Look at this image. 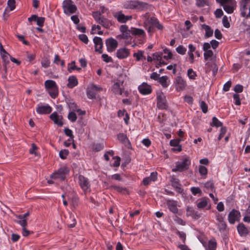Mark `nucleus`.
Listing matches in <instances>:
<instances>
[{
  "mask_svg": "<svg viewBox=\"0 0 250 250\" xmlns=\"http://www.w3.org/2000/svg\"><path fill=\"white\" fill-rule=\"evenodd\" d=\"M191 164V160L187 156H183L175 163V167L172 168L173 172H182L188 170Z\"/></svg>",
  "mask_w": 250,
  "mask_h": 250,
  "instance_id": "f257e3e1",
  "label": "nucleus"
},
{
  "mask_svg": "<svg viewBox=\"0 0 250 250\" xmlns=\"http://www.w3.org/2000/svg\"><path fill=\"white\" fill-rule=\"evenodd\" d=\"M149 5L146 3L138 0L126 1L124 3V7L126 9L144 10L148 9Z\"/></svg>",
  "mask_w": 250,
  "mask_h": 250,
  "instance_id": "f03ea898",
  "label": "nucleus"
},
{
  "mask_svg": "<svg viewBox=\"0 0 250 250\" xmlns=\"http://www.w3.org/2000/svg\"><path fill=\"white\" fill-rule=\"evenodd\" d=\"M217 2L223 6L224 10L228 14H232L236 8V1L235 0H216Z\"/></svg>",
  "mask_w": 250,
  "mask_h": 250,
  "instance_id": "7ed1b4c3",
  "label": "nucleus"
},
{
  "mask_svg": "<svg viewBox=\"0 0 250 250\" xmlns=\"http://www.w3.org/2000/svg\"><path fill=\"white\" fill-rule=\"evenodd\" d=\"M44 86L51 98L55 99L58 95V88L55 81L47 80L44 83Z\"/></svg>",
  "mask_w": 250,
  "mask_h": 250,
  "instance_id": "20e7f679",
  "label": "nucleus"
},
{
  "mask_svg": "<svg viewBox=\"0 0 250 250\" xmlns=\"http://www.w3.org/2000/svg\"><path fill=\"white\" fill-rule=\"evenodd\" d=\"M69 171L68 168L66 167L63 166L52 173L50 175V178L54 180L63 181L65 179L66 175L68 174Z\"/></svg>",
  "mask_w": 250,
  "mask_h": 250,
  "instance_id": "39448f33",
  "label": "nucleus"
},
{
  "mask_svg": "<svg viewBox=\"0 0 250 250\" xmlns=\"http://www.w3.org/2000/svg\"><path fill=\"white\" fill-rule=\"evenodd\" d=\"M62 8L64 13L68 15L75 13L77 10V6L71 0H64L62 3Z\"/></svg>",
  "mask_w": 250,
  "mask_h": 250,
  "instance_id": "423d86ee",
  "label": "nucleus"
},
{
  "mask_svg": "<svg viewBox=\"0 0 250 250\" xmlns=\"http://www.w3.org/2000/svg\"><path fill=\"white\" fill-rule=\"evenodd\" d=\"M92 16L96 22L100 24L104 27L108 28L111 25L109 20L102 16L99 12H94Z\"/></svg>",
  "mask_w": 250,
  "mask_h": 250,
  "instance_id": "0eeeda50",
  "label": "nucleus"
},
{
  "mask_svg": "<svg viewBox=\"0 0 250 250\" xmlns=\"http://www.w3.org/2000/svg\"><path fill=\"white\" fill-rule=\"evenodd\" d=\"M157 106L159 109H165L167 107V103L165 94L161 91L156 92Z\"/></svg>",
  "mask_w": 250,
  "mask_h": 250,
  "instance_id": "6e6552de",
  "label": "nucleus"
},
{
  "mask_svg": "<svg viewBox=\"0 0 250 250\" xmlns=\"http://www.w3.org/2000/svg\"><path fill=\"white\" fill-rule=\"evenodd\" d=\"M250 0H241L240 1V11L241 15L243 17L250 18V5L248 12L247 5L250 2Z\"/></svg>",
  "mask_w": 250,
  "mask_h": 250,
  "instance_id": "1a4fd4ad",
  "label": "nucleus"
},
{
  "mask_svg": "<svg viewBox=\"0 0 250 250\" xmlns=\"http://www.w3.org/2000/svg\"><path fill=\"white\" fill-rule=\"evenodd\" d=\"M120 31L121 34L117 36L118 39H128L131 34V29H129L125 25H122L120 27Z\"/></svg>",
  "mask_w": 250,
  "mask_h": 250,
  "instance_id": "9d476101",
  "label": "nucleus"
},
{
  "mask_svg": "<svg viewBox=\"0 0 250 250\" xmlns=\"http://www.w3.org/2000/svg\"><path fill=\"white\" fill-rule=\"evenodd\" d=\"M79 185L85 193L90 192V185L87 178L82 176H79Z\"/></svg>",
  "mask_w": 250,
  "mask_h": 250,
  "instance_id": "9b49d317",
  "label": "nucleus"
},
{
  "mask_svg": "<svg viewBox=\"0 0 250 250\" xmlns=\"http://www.w3.org/2000/svg\"><path fill=\"white\" fill-rule=\"evenodd\" d=\"M138 89L139 92L143 95H149L152 91L151 86L145 82L139 85Z\"/></svg>",
  "mask_w": 250,
  "mask_h": 250,
  "instance_id": "f8f14e48",
  "label": "nucleus"
},
{
  "mask_svg": "<svg viewBox=\"0 0 250 250\" xmlns=\"http://www.w3.org/2000/svg\"><path fill=\"white\" fill-rule=\"evenodd\" d=\"M124 90L123 81L118 80L112 86V91L115 94L122 95Z\"/></svg>",
  "mask_w": 250,
  "mask_h": 250,
  "instance_id": "ddd939ff",
  "label": "nucleus"
},
{
  "mask_svg": "<svg viewBox=\"0 0 250 250\" xmlns=\"http://www.w3.org/2000/svg\"><path fill=\"white\" fill-rule=\"evenodd\" d=\"M102 88L98 87L93 84H90L87 89V95L89 99H93L95 98L96 92L100 91Z\"/></svg>",
  "mask_w": 250,
  "mask_h": 250,
  "instance_id": "4468645a",
  "label": "nucleus"
},
{
  "mask_svg": "<svg viewBox=\"0 0 250 250\" xmlns=\"http://www.w3.org/2000/svg\"><path fill=\"white\" fill-rule=\"evenodd\" d=\"M175 86L177 90L182 91L187 86V82L181 76H177L175 79Z\"/></svg>",
  "mask_w": 250,
  "mask_h": 250,
  "instance_id": "2eb2a0df",
  "label": "nucleus"
},
{
  "mask_svg": "<svg viewBox=\"0 0 250 250\" xmlns=\"http://www.w3.org/2000/svg\"><path fill=\"white\" fill-rule=\"evenodd\" d=\"M107 50L108 52L114 51L118 46V42L113 38H109L106 40L105 42Z\"/></svg>",
  "mask_w": 250,
  "mask_h": 250,
  "instance_id": "dca6fc26",
  "label": "nucleus"
},
{
  "mask_svg": "<svg viewBox=\"0 0 250 250\" xmlns=\"http://www.w3.org/2000/svg\"><path fill=\"white\" fill-rule=\"evenodd\" d=\"M240 217V212L235 209H232L229 214L228 220L229 223L233 224L238 221Z\"/></svg>",
  "mask_w": 250,
  "mask_h": 250,
  "instance_id": "f3484780",
  "label": "nucleus"
},
{
  "mask_svg": "<svg viewBox=\"0 0 250 250\" xmlns=\"http://www.w3.org/2000/svg\"><path fill=\"white\" fill-rule=\"evenodd\" d=\"M114 16L119 22L121 23H125L132 18V16H125L121 11L115 13Z\"/></svg>",
  "mask_w": 250,
  "mask_h": 250,
  "instance_id": "a211bd4d",
  "label": "nucleus"
},
{
  "mask_svg": "<svg viewBox=\"0 0 250 250\" xmlns=\"http://www.w3.org/2000/svg\"><path fill=\"white\" fill-rule=\"evenodd\" d=\"M50 119L54 122V124L57 125L59 126L63 125L62 121V116L59 115L56 112L52 113L50 116Z\"/></svg>",
  "mask_w": 250,
  "mask_h": 250,
  "instance_id": "6ab92c4d",
  "label": "nucleus"
},
{
  "mask_svg": "<svg viewBox=\"0 0 250 250\" xmlns=\"http://www.w3.org/2000/svg\"><path fill=\"white\" fill-rule=\"evenodd\" d=\"M209 199L206 197H203L198 200V202L197 204V207L199 209H202L208 207L209 209L210 208V205H208Z\"/></svg>",
  "mask_w": 250,
  "mask_h": 250,
  "instance_id": "aec40b11",
  "label": "nucleus"
},
{
  "mask_svg": "<svg viewBox=\"0 0 250 250\" xmlns=\"http://www.w3.org/2000/svg\"><path fill=\"white\" fill-rule=\"evenodd\" d=\"M167 205L170 211L173 213H177L178 212V209L177 207L179 206L178 205L177 201L172 200H167Z\"/></svg>",
  "mask_w": 250,
  "mask_h": 250,
  "instance_id": "412c9836",
  "label": "nucleus"
},
{
  "mask_svg": "<svg viewBox=\"0 0 250 250\" xmlns=\"http://www.w3.org/2000/svg\"><path fill=\"white\" fill-rule=\"evenodd\" d=\"M130 54L129 50L126 48H121L117 50L116 56L120 59L127 58Z\"/></svg>",
  "mask_w": 250,
  "mask_h": 250,
  "instance_id": "4be33fe9",
  "label": "nucleus"
},
{
  "mask_svg": "<svg viewBox=\"0 0 250 250\" xmlns=\"http://www.w3.org/2000/svg\"><path fill=\"white\" fill-rule=\"evenodd\" d=\"M146 25L156 27L159 30H161L163 28V25L160 24L157 19L154 17L150 18V19L147 20Z\"/></svg>",
  "mask_w": 250,
  "mask_h": 250,
  "instance_id": "5701e85b",
  "label": "nucleus"
},
{
  "mask_svg": "<svg viewBox=\"0 0 250 250\" xmlns=\"http://www.w3.org/2000/svg\"><path fill=\"white\" fill-rule=\"evenodd\" d=\"M93 42L95 45V50L100 53L102 52V49L103 46L102 40L100 37H95L93 39Z\"/></svg>",
  "mask_w": 250,
  "mask_h": 250,
  "instance_id": "b1692460",
  "label": "nucleus"
},
{
  "mask_svg": "<svg viewBox=\"0 0 250 250\" xmlns=\"http://www.w3.org/2000/svg\"><path fill=\"white\" fill-rule=\"evenodd\" d=\"M36 111L40 114H46L52 111V108L49 105L39 106Z\"/></svg>",
  "mask_w": 250,
  "mask_h": 250,
  "instance_id": "393cba45",
  "label": "nucleus"
},
{
  "mask_svg": "<svg viewBox=\"0 0 250 250\" xmlns=\"http://www.w3.org/2000/svg\"><path fill=\"white\" fill-rule=\"evenodd\" d=\"M203 245L206 250H216V249L217 243L214 238L211 239L207 245L205 243H203Z\"/></svg>",
  "mask_w": 250,
  "mask_h": 250,
  "instance_id": "a878e982",
  "label": "nucleus"
},
{
  "mask_svg": "<svg viewBox=\"0 0 250 250\" xmlns=\"http://www.w3.org/2000/svg\"><path fill=\"white\" fill-rule=\"evenodd\" d=\"M117 138L119 141L124 144L125 146L128 147L130 145V143L125 134L124 133H119L117 135Z\"/></svg>",
  "mask_w": 250,
  "mask_h": 250,
  "instance_id": "bb28decb",
  "label": "nucleus"
},
{
  "mask_svg": "<svg viewBox=\"0 0 250 250\" xmlns=\"http://www.w3.org/2000/svg\"><path fill=\"white\" fill-rule=\"evenodd\" d=\"M172 186L175 188L176 191L179 193H181L183 191L181 187L179 180L175 178L172 177L171 180Z\"/></svg>",
  "mask_w": 250,
  "mask_h": 250,
  "instance_id": "cd10ccee",
  "label": "nucleus"
},
{
  "mask_svg": "<svg viewBox=\"0 0 250 250\" xmlns=\"http://www.w3.org/2000/svg\"><path fill=\"white\" fill-rule=\"evenodd\" d=\"M68 83L67 86L70 88H72L76 86L78 84V80L77 77L74 76H71L68 78Z\"/></svg>",
  "mask_w": 250,
  "mask_h": 250,
  "instance_id": "c85d7f7f",
  "label": "nucleus"
},
{
  "mask_svg": "<svg viewBox=\"0 0 250 250\" xmlns=\"http://www.w3.org/2000/svg\"><path fill=\"white\" fill-rule=\"evenodd\" d=\"M237 230L241 236L245 235L249 233L247 228L242 224H239L237 226Z\"/></svg>",
  "mask_w": 250,
  "mask_h": 250,
  "instance_id": "c756f323",
  "label": "nucleus"
},
{
  "mask_svg": "<svg viewBox=\"0 0 250 250\" xmlns=\"http://www.w3.org/2000/svg\"><path fill=\"white\" fill-rule=\"evenodd\" d=\"M201 26L202 28L204 29L206 32L205 36L206 37L208 38L213 35V30L210 28V27L205 24H203Z\"/></svg>",
  "mask_w": 250,
  "mask_h": 250,
  "instance_id": "7c9ffc66",
  "label": "nucleus"
},
{
  "mask_svg": "<svg viewBox=\"0 0 250 250\" xmlns=\"http://www.w3.org/2000/svg\"><path fill=\"white\" fill-rule=\"evenodd\" d=\"M159 82L164 87H167L169 84V81L167 76H163L159 78Z\"/></svg>",
  "mask_w": 250,
  "mask_h": 250,
  "instance_id": "2f4dec72",
  "label": "nucleus"
},
{
  "mask_svg": "<svg viewBox=\"0 0 250 250\" xmlns=\"http://www.w3.org/2000/svg\"><path fill=\"white\" fill-rule=\"evenodd\" d=\"M131 32L132 35H134L135 36H143L145 35L144 31L139 28H131Z\"/></svg>",
  "mask_w": 250,
  "mask_h": 250,
  "instance_id": "473e14b6",
  "label": "nucleus"
},
{
  "mask_svg": "<svg viewBox=\"0 0 250 250\" xmlns=\"http://www.w3.org/2000/svg\"><path fill=\"white\" fill-rule=\"evenodd\" d=\"M90 32L91 34H98L99 35H102L103 33V32L101 30V26L95 24L92 26Z\"/></svg>",
  "mask_w": 250,
  "mask_h": 250,
  "instance_id": "72a5a7b5",
  "label": "nucleus"
},
{
  "mask_svg": "<svg viewBox=\"0 0 250 250\" xmlns=\"http://www.w3.org/2000/svg\"><path fill=\"white\" fill-rule=\"evenodd\" d=\"M144 52L143 51L139 50L137 52L134 53L133 56L136 58L137 61H140L143 59L145 60L146 57L144 56Z\"/></svg>",
  "mask_w": 250,
  "mask_h": 250,
  "instance_id": "f704fd0d",
  "label": "nucleus"
},
{
  "mask_svg": "<svg viewBox=\"0 0 250 250\" xmlns=\"http://www.w3.org/2000/svg\"><path fill=\"white\" fill-rule=\"evenodd\" d=\"M187 75L190 80H195L197 74L192 68H189L187 71Z\"/></svg>",
  "mask_w": 250,
  "mask_h": 250,
  "instance_id": "c9c22d12",
  "label": "nucleus"
},
{
  "mask_svg": "<svg viewBox=\"0 0 250 250\" xmlns=\"http://www.w3.org/2000/svg\"><path fill=\"white\" fill-rule=\"evenodd\" d=\"M213 56V52L211 50H208L204 51V59L207 60L208 59H211V58Z\"/></svg>",
  "mask_w": 250,
  "mask_h": 250,
  "instance_id": "e433bc0d",
  "label": "nucleus"
},
{
  "mask_svg": "<svg viewBox=\"0 0 250 250\" xmlns=\"http://www.w3.org/2000/svg\"><path fill=\"white\" fill-rule=\"evenodd\" d=\"M64 132L66 136L70 137V138L68 140V142H71V141H73L74 136L72 134V131L70 129L67 128H65L64 129Z\"/></svg>",
  "mask_w": 250,
  "mask_h": 250,
  "instance_id": "4c0bfd02",
  "label": "nucleus"
},
{
  "mask_svg": "<svg viewBox=\"0 0 250 250\" xmlns=\"http://www.w3.org/2000/svg\"><path fill=\"white\" fill-rule=\"evenodd\" d=\"M164 53L165 55L163 56V58L165 59L168 60L172 58V54L169 50L166 48L164 50Z\"/></svg>",
  "mask_w": 250,
  "mask_h": 250,
  "instance_id": "58836bf2",
  "label": "nucleus"
},
{
  "mask_svg": "<svg viewBox=\"0 0 250 250\" xmlns=\"http://www.w3.org/2000/svg\"><path fill=\"white\" fill-rule=\"evenodd\" d=\"M190 191L192 194L194 195H196L199 194L200 195L202 194V191L201 189L198 187H193L190 188Z\"/></svg>",
  "mask_w": 250,
  "mask_h": 250,
  "instance_id": "ea45409f",
  "label": "nucleus"
},
{
  "mask_svg": "<svg viewBox=\"0 0 250 250\" xmlns=\"http://www.w3.org/2000/svg\"><path fill=\"white\" fill-rule=\"evenodd\" d=\"M212 124L211 125L215 126L217 127L221 126L222 125V123L220 122L217 118L215 117H213L212 119Z\"/></svg>",
  "mask_w": 250,
  "mask_h": 250,
  "instance_id": "a19ab883",
  "label": "nucleus"
},
{
  "mask_svg": "<svg viewBox=\"0 0 250 250\" xmlns=\"http://www.w3.org/2000/svg\"><path fill=\"white\" fill-rule=\"evenodd\" d=\"M177 52L181 55H184L187 51V48L183 45H179L176 48Z\"/></svg>",
  "mask_w": 250,
  "mask_h": 250,
  "instance_id": "79ce46f5",
  "label": "nucleus"
},
{
  "mask_svg": "<svg viewBox=\"0 0 250 250\" xmlns=\"http://www.w3.org/2000/svg\"><path fill=\"white\" fill-rule=\"evenodd\" d=\"M8 7L7 8H9L10 11L13 10L15 8V0H8L7 2ZM7 9L5 10V11Z\"/></svg>",
  "mask_w": 250,
  "mask_h": 250,
  "instance_id": "37998d69",
  "label": "nucleus"
},
{
  "mask_svg": "<svg viewBox=\"0 0 250 250\" xmlns=\"http://www.w3.org/2000/svg\"><path fill=\"white\" fill-rule=\"evenodd\" d=\"M204 186L208 190H213L214 188L213 183L212 181H209L205 183Z\"/></svg>",
  "mask_w": 250,
  "mask_h": 250,
  "instance_id": "c03bdc74",
  "label": "nucleus"
},
{
  "mask_svg": "<svg viewBox=\"0 0 250 250\" xmlns=\"http://www.w3.org/2000/svg\"><path fill=\"white\" fill-rule=\"evenodd\" d=\"M68 153V150L67 149L62 150L60 151L59 156L62 159H65L66 158Z\"/></svg>",
  "mask_w": 250,
  "mask_h": 250,
  "instance_id": "a18cd8bd",
  "label": "nucleus"
},
{
  "mask_svg": "<svg viewBox=\"0 0 250 250\" xmlns=\"http://www.w3.org/2000/svg\"><path fill=\"white\" fill-rule=\"evenodd\" d=\"M77 69V66L75 65V62L73 61L68 65V71L71 72L72 71Z\"/></svg>",
  "mask_w": 250,
  "mask_h": 250,
  "instance_id": "49530a36",
  "label": "nucleus"
},
{
  "mask_svg": "<svg viewBox=\"0 0 250 250\" xmlns=\"http://www.w3.org/2000/svg\"><path fill=\"white\" fill-rule=\"evenodd\" d=\"M68 118L69 120L73 122L76 121L77 115L74 111H71L69 113Z\"/></svg>",
  "mask_w": 250,
  "mask_h": 250,
  "instance_id": "de8ad7c7",
  "label": "nucleus"
},
{
  "mask_svg": "<svg viewBox=\"0 0 250 250\" xmlns=\"http://www.w3.org/2000/svg\"><path fill=\"white\" fill-rule=\"evenodd\" d=\"M199 171L201 175H206L208 173V169L205 167L200 166L199 167Z\"/></svg>",
  "mask_w": 250,
  "mask_h": 250,
  "instance_id": "09e8293b",
  "label": "nucleus"
},
{
  "mask_svg": "<svg viewBox=\"0 0 250 250\" xmlns=\"http://www.w3.org/2000/svg\"><path fill=\"white\" fill-rule=\"evenodd\" d=\"M79 40L85 44H87L89 41L87 36L85 34L79 35Z\"/></svg>",
  "mask_w": 250,
  "mask_h": 250,
  "instance_id": "8fccbe9b",
  "label": "nucleus"
},
{
  "mask_svg": "<svg viewBox=\"0 0 250 250\" xmlns=\"http://www.w3.org/2000/svg\"><path fill=\"white\" fill-rule=\"evenodd\" d=\"M218 228L220 231H223L225 230L226 228V224L224 221H220L218 223Z\"/></svg>",
  "mask_w": 250,
  "mask_h": 250,
  "instance_id": "3c124183",
  "label": "nucleus"
},
{
  "mask_svg": "<svg viewBox=\"0 0 250 250\" xmlns=\"http://www.w3.org/2000/svg\"><path fill=\"white\" fill-rule=\"evenodd\" d=\"M200 106L201 108L202 109V111L204 113H207L208 111V106L206 103L204 101H201L200 102Z\"/></svg>",
  "mask_w": 250,
  "mask_h": 250,
  "instance_id": "603ef678",
  "label": "nucleus"
},
{
  "mask_svg": "<svg viewBox=\"0 0 250 250\" xmlns=\"http://www.w3.org/2000/svg\"><path fill=\"white\" fill-rule=\"evenodd\" d=\"M153 59L154 60H158V61H160V62L161 63H162L161 62L162 61V58L163 57L162 56V53H159V52H156V53H155L153 54Z\"/></svg>",
  "mask_w": 250,
  "mask_h": 250,
  "instance_id": "864d4df0",
  "label": "nucleus"
},
{
  "mask_svg": "<svg viewBox=\"0 0 250 250\" xmlns=\"http://www.w3.org/2000/svg\"><path fill=\"white\" fill-rule=\"evenodd\" d=\"M182 141L181 139H174L170 141V145L173 146H180L179 143Z\"/></svg>",
  "mask_w": 250,
  "mask_h": 250,
  "instance_id": "5fc2aeb1",
  "label": "nucleus"
},
{
  "mask_svg": "<svg viewBox=\"0 0 250 250\" xmlns=\"http://www.w3.org/2000/svg\"><path fill=\"white\" fill-rule=\"evenodd\" d=\"M226 132H227V128L226 127H222L221 128L220 133L218 137V141H220L222 139V138L224 137V136L226 134Z\"/></svg>",
  "mask_w": 250,
  "mask_h": 250,
  "instance_id": "6e6d98bb",
  "label": "nucleus"
},
{
  "mask_svg": "<svg viewBox=\"0 0 250 250\" xmlns=\"http://www.w3.org/2000/svg\"><path fill=\"white\" fill-rule=\"evenodd\" d=\"M196 5L198 7H203L208 3L207 0H196Z\"/></svg>",
  "mask_w": 250,
  "mask_h": 250,
  "instance_id": "4d7b16f0",
  "label": "nucleus"
},
{
  "mask_svg": "<svg viewBox=\"0 0 250 250\" xmlns=\"http://www.w3.org/2000/svg\"><path fill=\"white\" fill-rule=\"evenodd\" d=\"M222 23L224 27L229 28L230 26V24L228 21V17L226 16L223 17L222 19Z\"/></svg>",
  "mask_w": 250,
  "mask_h": 250,
  "instance_id": "13d9d810",
  "label": "nucleus"
},
{
  "mask_svg": "<svg viewBox=\"0 0 250 250\" xmlns=\"http://www.w3.org/2000/svg\"><path fill=\"white\" fill-rule=\"evenodd\" d=\"M102 58L103 61L106 62H112V59L111 57L108 56V55L104 54L102 55Z\"/></svg>",
  "mask_w": 250,
  "mask_h": 250,
  "instance_id": "bf43d9fd",
  "label": "nucleus"
},
{
  "mask_svg": "<svg viewBox=\"0 0 250 250\" xmlns=\"http://www.w3.org/2000/svg\"><path fill=\"white\" fill-rule=\"evenodd\" d=\"M45 21L44 18L43 17H37L36 20L37 23L40 27H42L43 25V23Z\"/></svg>",
  "mask_w": 250,
  "mask_h": 250,
  "instance_id": "052dcab7",
  "label": "nucleus"
},
{
  "mask_svg": "<svg viewBox=\"0 0 250 250\" xmlns=\"http://www.w3.org/2000/svg\"><path fill=\"white\" fill-rule=\"evenodd\" d=\"M214 15L217 18H219L223 15V11L221 9H217L214 12Z\"/></svg>",
  "mask_w": 250,
  "mask_h": 250,
  "instance_id": "680f3d73",
  "label": "nucleus"
},
{
  "mask_svg": "<svg viewBox=\"0 0 250 250\" xmlns=\"http://www.w3.org/2000/svg\"><path fill=\"white\" fill-rule=\"evenodd\" d=\"M114 162L113 164V166L115 167H117L120 166L121 158L118 156H115L113 157Z\"/></svg>",
  "mask_w": 250,
  "mask_h": 250,
  "instance_id": "e2e57ef3",
  "label": "nucleus"
},
{
  "mask_svg": "<svg viewBox=\"0 0 250 250\" xmlns=\"http://www.w3.org/2000/svg\"><path fill=\"white\" fill-rule=\"evenodd\" d=\"M234 100L235 101V104L239 105L241 104V102L239 98V95L238 94H234L233 96Z\"/></svg>",
  "mask_w": 250,
  "mask_h": 250,
  "instance_id": "0e129e2a",
  "label": "nucleus"
},
{
  "mask_svg": "<svg viewBox=\"0 0 250 250\" xmlns=\"http://www.w3.org/2000/svg\"><path fill=\"white\" fill-rule=\"evenodd\" d=\"M20 220L17 221V223L20 224L23 228L26 227L27 225L26 219H19Z\"/></svg>",
  "mask_w": 250,
  "mask_h": 250,
  "instance_id": "69168bd1",
  "label": "nucleus"
},
{
  "mask_svg": "<svg viewBox=\"0 0 250 250\" xmlns=\"http://www.w3.org/2000/svg\"><path fill=\"white\" fill-rule=\"evenodd\" d=\"M231 85V82L230 81H228L223 86V90L225 91H228Z\"/></svg>",
  "mask_w": 250,
  "mask_h": 250,
  "instance_id": "338daca9",
  "label": "nucleus"
},
{
  "mask_svg": "<svg viewBox=\"0 0 250 250\" xmlns=\"http://www.w3.org/2000/svg\"><path fill=\"white\" fill-rule=\"evenodd\" d=\"M243 87L242 85L240 84H237L235 86L234 88V90L235 92L237 93H241L243 91Z\"/></svg>",
  "mask_w": 250,
  "mask_h": 250,
  "instance_id": "774afa93",
  "label": "nucleus"
}]
</instances>
